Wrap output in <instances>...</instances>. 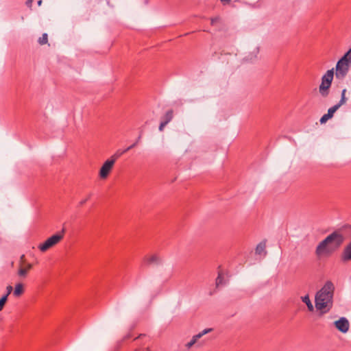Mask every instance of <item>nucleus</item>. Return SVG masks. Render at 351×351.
<instances>
[{
  "label": "nucleus",
  "mask_w": 351,
  "mask_h": 351,
  "mask_svg": "<svg viewBox=\"0 0 351 351\" xmlns=\"http://www.w3.org/2000/svg\"><path fill=\"white\" fill-rule=\"evenodd\" d=\"M341 59H344L345 61L351 64V48L343 55Z\"/></svg>",
  "instance_id": "obj_20"
},
{
  "label": "nucleus",
  "mask_w": 351,
  "mask_h": 351,
  "mask_svg": "<svg viewBox=\"0 0 351 351\" xmlns=\"http://www.w3.org/2000/svg\"><path fill=\"white\" fill-rule=\"evenodd\" d=\"M92 197V193H89L87 195L86 197L82 199L80 202H79V206H82L83 205H84L87 201H88Z\"/></svg>",
  "instance_id": "obj_23"
},
{
  "label": "nucleus",
  "mask_w": 351,
  "mask_h": 351,
  "mask_svg": "<svg viewBox=\"0 0 351 351\" xmlns=\"http://www.w3.org/2000/svg\"><path fill=\"white\" fill-rule=\"evenodd\" d=\"M346 89H343L341 92V95H344L346 96Z\"/></svg>",
  "instance_id": "obj_30"
},
{
  "label": "nucleus",
  "mask_w": 351,
  "mask_h": 351,
  "mask_svg": "<svg viewBox=\"0 0 351 351\" xmlns=\"http://www.w3.org/2000/svg\"><path fill=\"white\" fill-rule=\"evenodd\" d=\"M173 117V110H169L162 117V121L168 124Z\"/></svg>",
  "instance_id": "obj_14"
},
{
  "label": "nucleus",
  "mask_w": 351,
  "mask_h": 351,
  "mask_svg": "<svg viewBox=\"0 0 351 351\" xmlns=\"http://www.w3.org/2000/svg\"><path fill=\"white\" fill-rule=\"evenodd\" d=\"M135 351H140L138 349L135 350Z\"/></svg>",
  "instance_id": "obj_33"
},
{
  "label": "nucleus",
  "mask_w": 351,
  "mask_h": 351,
  "mask_svg": "<svg viewBox=\"0 0 351 351\" xmlns=\"http://www.w3.org/2000/svg\"><path fill=\"white\" fill-rule=\"evenodd\" d=\"M114 162L110 158L104 162L99 170V177L101 179H106L112 169Z\"/></svg>",
  "instance_id": "obj_6"
},
{
  "label": "nucleus",
  "mask_w": 351,
  "mask_h": 351,
  "mask_svg": "<svg viewBox=\"0 0 351 351\" xmlns=\"http://www.w3.org/2000/svg\"><path fill=\"white\" fill-rule=\"evenodd\" d=\"M7 300H8V298H6V295H3L0 298V311H1L3 309L4 306H5V303L7 302Z\"/></svg>",
  "instance_id": "obj_22"
},
{
  "label": "nucleus",
  "mask_w": 351,
  "mask_h": 351,
  "mask_svg": "<svg viewBox=\"0 0 351 351\" xmlns=\"http://www.w3.org/2000/svg\"><path fill=\"white\" fill-rule=\"evenodd\" d=\"M335 287L331 281H327L315 295V307L322 313L328 312L332 307Z\"/></svg>",
  "instance_id": "obj_2"
},
{
  "label": "nucleus",
  "mask_w": 351,
  "mask_h": 351,
  "mask_svg": "<svg viewBox=\"0 0 351 351\" xmlns=\"http://www.w3.org/2000/svg\"><path fill=\"white\" fill-rule=\"evenodd\" d=\"M345 239L343 229L335 230L317 245L315 250L317 256L332 254L341 246Z\"/></svg>",
  "instance_id": "obj_1"
},
{
  "label": "nucleus",
  "mask_w": 351,
  "mask_h": 351,
  "mask_svg": "<svg viewBox=\"0 0 351 351\" xmlns=\"http://www.w3.org/2000/svg\"><path fill=\"white\" fill-rule=\"evenodd\" d=\"M346 97L344 95H341L340 101L335 105V106L339 109L342 105L345 104L346 102Z\"/></svg>",
  "instance_id": "obj_21"
},
{
  "label": "nucleus",
  "mask_w": 351,
  "mask_h": 351,
  "mask_svg": "<svg viewBox=\"0 0 351 351\" xmlns=\"http://www.w3.org/2000/svg\"><path fill=\"white\" fill-rule=\"evenodd\" d=\"M48 42L47 34L45 33L42 35V37L39 38L38 43L40 45H43L47 44Z\"/></svg>",
  "instance_id": "obj_19"
},
{
  "label": "nucleus",
  "mask_w": 351,
  "mask_h": 351,
  "mask_svg": "<svg viewBox=\"0 0 351 351\" xmlns=\"http://www.w3.org/2000/svg\"><path fill=\"white\" fill-rule=\"evenodd\" d=\"M167 124H166V123H164L163 121H161L160 123V125H159V130L160 131H162L164 128L167 125Z\"/></svg>",
  "instance_id": "obj_27"
},
{
  "label": "nucleus",
  "mask_w": 351,
  "mask_h": 351,
  "mask_svg": "<svg viewBox=\"0 0 351 351\" xmlns=\"http://www.w3.org/2000/svg\"><path fill=\"white\" fill-rule=\"evenodd\" d=\"M340 259L343 263L351 261V241L342 250Z\"/></svg>",
  "instance_id": "obj_9"
},
{
  "label": "nucleus",
  "mask_w": 351,
  "mask_h": 351,
  "mask_svg": "<svg viewBox=\"0 0 351 351\" xmlns=\"http://www.w3.org/2000/svg\"><path fill=\"white\" fill-rule=\"evenodd\" d=\"M223 276L221 272H219L218 276L216 279V286L219 287V285H223Z\"/></svg>",
  "instance_id": "obj_18"
},
{
  "label": "nucleus",
  "mask_w": 351,
  "mask_h": 351,
  "mask_svg": "<svg viewBox=\"0 0 351 351\" xmlns=\"http://www.w3.org/2000/svg\"><path fill=\"white\" fill-rule=\"evenodd\" d=\"M220 18L219 17H215L213 19H211V25H214L217 22L219 21Z\"/></svg>",
  "instance_id": "obj_26"
},
{
  "label": "nucleus",
  "mask_w": 351,
  "mask_h": 351,
  "mask_svg": "<svg viewBox=\"0 0 351 351\" xmlns=\"http://www.w3.org/2000/svg\"><path fill=\"white\" fill-rule=\"evenodd\" d=\"M335 327L341 332L346 333L349 330V322L345 317H341L339 319L335 322Z\"/></svg>",
  "instance_id": "obj_8"
},
{
  "label": "nucleus",
  "mask_w": 351,
  "mask_h": 351,
  "mask_svg": "<svg viewBox=\"0 0 351 351\" xmlns=\"http://www.w3.org/2000/svg\"><path fill=\"white\" fill-rule=\"evenodd\" d=\"M220 1L223 5H227L231 2V0H220Z\"/></svg>",
  "instance_id": "obj_28"
},
{
  "label": "nucleus",
  "mask_w": 351,
  "mask_h": 351,
  "mask_svg": "<svg viewBox=\"0 0 351 351\" xmlns=\"http://www.w3.org/2000/svg\"><path fill=\"white\" fill-rule=\"evenodd\" d=\"M41 4H42V0H39V1H38V5H40Z\"/></svg>",
  "instance_id": "obj_31"
},
{
  "label": "nucleus",
  "mask_w": 351,
  "mask_h": 351,
  "mask_svg": "<svg viewBox=\"0 0 351 351\" xmlns=\"http://www.w3.org/2000/svg\"><path fill=\"white\" fill-rule=\"evenodd\" d=\"M141 135H139L138 137L137 138L136 141H134V143L133 144H132L130 146H129L128 147V149L130 150L132 148L135 147L138 145L139 141H141Z\"/></svg>",
  "instance_id": "obj_24"
},
{
  "label": "nucleus",
  "mask_w": 351,
  "mask_h": 351,
  "mask_svg": "<svg viewBox=\"0 0 351 351\" xmlns=\"http://www.w3.org/2000/svg\"><path fill=\"white\" fill-rule=\"evenodd\" d=\"M146 351H151V350H150L149 348H147Z\"/></svg>",
  "instance_id": "obj_32"
},
{
  "label": "nucleus",
  "mask_w": 351,
  "mask_h": 351,
  "mask_svg": "<svg viewBox=\"0 0 351 351\" xmlns=\"http://www.w3.org/2000/svg\"><path fill=\"white\" fill-rule=\"evenodd\" d=\"M338 109L335 106H333L332 107L330 108L328 110V112L325 114H324L320 120H319V122L321 124H323V123H325L328 119H331L333 115H334V113Z\"/></svg>",
  "instance_id": "obj_12"
},
{
  "label": "nucleus",
  "mask_w": 351,
  "mask_h": 351,
  "mask_svg": "<svg viewBox=\"0 0 351 351\" xmlns=\"http://www.w3.org/2000/svg\"><path fill=\"white\" fill-rule=\"evenodd\" d=\"M334 77V69L328 70L322 77V83L319 87V93L322 97H327L329 94V88Z\"/></svg>",
  "instance_id": "obj_3"
},
{
  "label": "nucleus",
  "mask_w": 351,
  "mask_h": 351,
  "mask_svg": "<svg viewBox=\"0 0 351 351\" xmlns=\"http://www.w3.org/2000/svg\"><path fill=\"white\" fill-rule=\"evenodd\" d=\"M24 292L23 285L21 283H18L16 285L14 290V295L15 297L21 296Z\"/></svg>",
  "instance_id": "obj_15"
},
{
  "label": "nucleus",
  "mask_w": 351,
  "mask_h": 351,
  "mask_svg": "<svg viewBox=\"0 0 351 351\" xmlns=\"http://www.w3.org/2000/svg\"><path fill=\"white\" fill-rule=\"evenodd\" d=\"M265 248L266 241H263L257 245L256 247V254L259 255L263 254L264 256H265L267 254Z\"/></svg>",
  "instance_id": "obj_13"
},
{
  "label": "nucleus",
  "mask_w": 351,
  "mask_h": 351,
  "mask_svg": "<svg viewBox=\"0 0 351 351\" xmlns=\"http://www.w3.org/2000/svg\"><path fill=\"white\" fill-rule=\"evenodd\" d=\"M128 151L129 149H128V147L123 150L119 149L113 155H112L110 158L115 162L118 158H119L123 154Z\"/></svg>",
  "instance_id": "obj_16"
},
{
  "label": "nucleus",
  "mask_w": 351,
  "mask_h": 351,
  "mask_svg": "<svg viewBox=\"0 0 351 351\" xmlns=\"http://www.w3.org/2000/svg\"><path fill=\"white\" fill-rule=\"evenodd\" d=\"M32 268L31 263H25V255L21 256L19 268L18 270V275L20 277L25 278L28 271Z\"/></svg>",
  "instance_id": "obj_7"
},
{
  "label": "nucleus",
  "mask_w": 351,
  "mask_h": 351,
  "mask_svg": "<svg viewBox=\"0 0 351 351\" xmlns=\"http://www.w3.org/2000/svg\"><path fill=\"white\" fill-rule=\"evenodd\" d=\"M212 330L211 328H207V329H204L203 331H202L201 332L194 335L192 338V339L188 342L185 346L189 349L191 348L197 341L199 339H200L203 335L207 334L208 332H210Z\"/></svg>",
  "instance_id": "obj_11"
},
{
  "label": "nucleus",
  "mask_w": 351,
  "mask_h": 351,
  "mask_svg": "<svg viewBox=\"0 0 351 351\" xmlns=\"http://www.w3.org/2000/svg\"><path fill=\"white\" fill-rule=\"evenodd\" d=\"M143 262L147 265H159L161 263V258L158 254H152L151 256H145Z\"/></svg>",
  "instance_id": "obj_10"
},
{
  "label": "nucleus",
  "mask_w": 351,
  "mask_h": 351,
  "mask_svg": "<svg viewBox=\"0 0 351 351\" xmlns=\"http://www.w3.org/2000/svg\"><path fill=\"white\" fill-rule=\"evenodd\" d=\"M350 64L349 62L341 58L336 64L335 77L338 79L344 78L349 71Z\"/></svg>",
  "instance_id": "obj_5"
},
{
  "label": "nucleus",
  "mask_w": 351,
  "mask_h": 351,
  "mask_svg": "<svg viewBox=\"0 0 351 351\" xmlns=\"http://www.w3.org/2000/svg\"><path fill=\"white\" fill-rule=\"evenodd\" d=\"M64 233L65 229L62 228L60 232H58L57 234L52 235L51 237L48 238L44 243H40L38 247V249L43 252H46L49 248L58 244L64 238Z\"/></svg>",
  "instance_id": "obj_4"
},
{
  "label": "nucleus",
  "mask_w": 351,
  "mask_h": 351,
  "mask_svg": "<svg viewBox=\"0 0 351 351\" xmlns=\"http://www.w3.org/2000/svg\"><path fill=\"white\" fill-rule=\"evenodd\" d=\"M13 291V288L11 285H8L6 287V293L4 295H6V298H8V295L12 293Z\"/></svg>",
  "instance_id": "obj_25"
},
{
  "label": "nucleus",
  "mask_w": 351,
  "mask_h": 351,
  "mask_svg": "<svg viewBox=\"0 0 351 351\" xmlns=\"http://www.w3.org/2000/svg\"><path fill=\"white\" fill-rule=\"evenodd\" d=\"M302 301L306 304L308 309L310 311H313V309H314L313 306L310 300L308 295H306L302 297Z\"/></svg>",
  "instance_id": "obj_17"
},
{
  "label": "nucleus",
  "mask_w": 351,
  "mask_h": 351,
  "mask_svg": "<svg viewBox=\"0 0 351 351\" xmlns=\"http://www.w3.org/2000/svg\"><path fill=\"white\" fill-rule=\"evenodd\" d=\"M135 351H140L138 349L135 350Z\"/></svg>",
  "instance_id": "obj_34"
},
{
  "label": "nucleus",
  "mask_w": 351,
  "mask_h": 351,
  "mask_svg": "<svg viewBox=\"0 0 351 351\" xmlns=\"http://www.w3.org/2000/svg\"><path fill=\"white\" fill-rule=\"evenodd\" d=\"M32 2H33V0H27L26 1V5L29 7V8H31L32 7Z\"/></svg>",
  "instance_id": "obj_29"
}]
</instances>
